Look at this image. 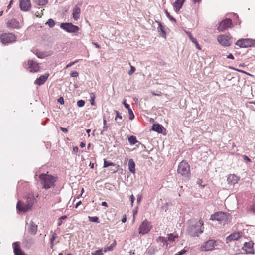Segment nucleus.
I'll return each instance as SVG.
<instances>
[{"instance_id": "9b49d317", "label": "nucleus", "mask_w": 255, "mask_h": 255, "mask_svg": "<svg viewBox=\"0 0 255 255\" xmlns=\"http://www.w3.org/2000/svg\"><path fill=\"white\" fill-rule=\"evenodd\" d=\"M232 26V22L231 19L227 18L222 20L220 23L217 28L219 31L223 32L229 27Z\"/></svg>"}, {"instance_id": "6e6d98bb", "label": "nucleus", "mask_w": 255, "mask_h": 255, "mask_svg": "<svg viewBox=\"0 0 255 255\" xmlns=\"http://www.w3.org/2000/svg\"><path fill=\"white\" fill-rule=\"evenodd\" d=\"M243 159L244 160H246L248 162H251V159L246 155H243Z\"/></svg>"}, {"instance_id": "79ce46f5", "label": "nucleus", "mask_w": 255, "mask_h": 255, "mask_svg": "<svg viewBox=\"0 0 255 255\" xmlns=\"http://www.w3.org/2000/svg\"><path fill=\"white\" fill-rule=\"evenodd\" d=\"M165 13L166 15V16L172 21L175 22H176V19L173 18L172 16H171L169 13L167 11V10H165Z\"/></svg>"}, {"instance_id": "f3484780", "label": "nucleus", "mask_w": 255, "mask_h": 255, "mask_svg": "<svg viewBox=\"0 0 255 255\" xmlns=\"http://www.w3.org/2000/svg\"><path fill=\"white\" fill-rule=\"evenodd\" d=\"M20 242H15L12 244V247L15 255H26L20 247Z\"/></svg>"}, {"instance_id": "09e8293b", "label": "nucleus", "mask_w": 255, "mask_h": 255, "mask_svg": "<svg viewBox=\"0 0 255 255\" xmlns=\"http://www.w3.org/2000/svg\"><path fill=\"white\" fill-rule=\"evenodd\" d=\"M78 73L77 71H73L70 73V76L72 77H77L78 76Z\"/></svg>"}, {"instance_id": "72a5a7b5", "label": "nucleus", "mask_w": 255, "mask_h": 255, "mask_svg": "<svg viewBox=\"0 0 255 255\" xmlns=\"http://www.w3.org/2000/svg\"><path fill=\"white\" fill-rule=\"evenodd\" d=\"M46 24L48 25L49 27L52 28L55 26V23L52 19H49L46 22Z\"/></svg>"}, {"instance_id": "8fccbe9b", "label": "nucleus", "mask_w": 255, "mask_h": 255, "mask_svg": "<svg viewBox=\"0 0 255 255\" xmlns=\"http://www.w3.org/2000/svg\"><path fill=\"white\" fill-rule=\"evenodd\" d=\"M135 71V68L133 66H131V69L128 72V74L129 75H132L134 72Z\"/></svg>"}, {"instance_id": "864d4df0", "label": "nucleus", "mask_w": 255, "mask_h": 255, "mask_svg": "<svg viewBox=\"0 0 255 255\" xmlns=\"http://www.w3.org/2000/svg\"><path fill=\"white\" fill-rule=\"evenodd\" d=\"M130 201H131V205L132 206L133 202H134V201L135 200V198H134V196L133 195H131L130 196Z\"/></svg>"}, {"instance_id": "6ab92c4d", "label": "nucleus", "mask_w": 255, "mask_h": 255, "mask_svg": "<svg viewBox=\"0 0 255 255\" xmlns=\"http://www.w3.org/2000/svg\"><path fill=\"white\" fill-rule=\"evenodd\" d=\"M37 225L33 221H30L27 227L28 232L31 235H35L37 232Z\"/></svg>"}, {"instance_id": "6e6552de", "label": "nucleus", "mask_w": 255, "mask_h": 255, "mask_svg": "<svg viewBox=\"0 0 255 255\" xmlns=\"http://www.w3.org/2000/svg\"><path fill=\"white\" fill-rule=\"evenodd\" d=\"M216 245L215 240L211 239L205 242L200 247V250L202 251H209L212 250Z\"/></svg>"}, {"instance_id": "58836bf2", "label": "nucleus", "mask_w": 255, "mask_h": 255, "mask_svg": "<svg viewBox=\"0 0 255 255\" xmlns=\"http://www.w3.org/2000/svg\"><path fill=\"white\" fill-rule=\"evenodd\" d=\"M178 236L173 235V234H168V240L170 241H175V238H177Z\"/></svg>"}, {"instance_id": "c9c22d12", "label": "nucleus", "mask_w": 255, "mask_h": 255, "mask_svg": "<svg viewBox=\"0 0 255 255\" xmlns=\"http://www.w3.org/2000/svg\"><path fill=\"white\" fill-rule=\"evenodd\" d=\"M107 128H108V126L107 125V121H106V120L104 119L103 120V129L101 131V134H103L105 131H107Z\"/></svg>"}, {"instance_id": "603ef678", "label": "nucleus", "mask_w": 255, "mask_h": 255, "mask_svg": "<svg viewBox=\"0 0 255 255\" xmlns=\"http://www.w3.org/2000/svg\"><path fill=\"white\" fill-rule=\"evenodd\" d=\"M78 62V60H75V61L74 62H70L69 64H68L67 65H66V68H69L71 66H72V65H73L74 64H75L76 63H77Z\"/></svg>"}, {"instance_id": "1a4fd4ad", "label": "nucleus", "mask_w": 255, "mask_h": 255, "mask_svg": "<svg viewBox=\"0 0 255 255\" xmlns=\"http://www.w3.org/2000/svg\"><path fill=\"white\" fill-rule=\"evenodd\" d=\"M60 27L69 33H75L78 32L79 28L77 26L74 25L71 23H63Z\"/></svg>"}, {"instance_id": "ddd939ff", "label": "nucleus", "mask_w": 255, "mask_h": 255, "mask_svg": "<svg viewBox=\"0 0 255 255\" xmlns=\"http://www.w3.org/2000/svg\"><path fill=\"white\" fill-rule=\"evenodd\" d=\"M82 5V2H78L73 9L72 17L75 20H77L80 18L81 13L80 7Z\"/></svg>"}, {"instance_id": "774afa93", "label": "nucleus", "mask_w": 255, "mask_h": 255, "mask_svg": "<svg viewBox=\"0 0 255 255\" xmlns=\"http://www.w3.org/2000/svg\"><path fill=\"white\" fill-rule=\"evenodd\" d=\"M73 151L75 152H77L78 151V148L77 146L73 147Z\"/></svg>"}, {"instance_id": "4be33fe9", "label": "nucleus", "mask_w": 255, "mask_h": 255, "mask_svg": "<svg viewBox=\"0 0 255 255\" xmlns=\"http://www.w3.org/2000/svg\"><path fill=\"white\" fill-rule=\"evenodd\" d=\"M239 178L235 174H230L227 178L228 183L231 185H234L239 180Z\"/></svg>"}, {"instance_id": "5fc2aeb1", "label": "nucleus", "mask_w": 255, "mask_h": 255, "mask_svg": "<svg viewBox=\"0 0 255 255\" xmlns=\"http://www.w3.org/2000/svg\"><path fill=\"white\" fill-rule=\"evenodd\" d=\"M123 104L124 105L125 108H126L127 109H128V110L129 109H130V106L128 104H127L126 103V100H125L124 101V102H123Z\"/></svg>"}, {"instance_id": "bf43d9fd", "label": "nucleus", "mask_w": 255, "mask_h": 255, "mask_svg": "<svg viewBox=\"0 0 255 255\" xmlns=\"http://www.w3.org/2000/svg\"><path fill=\"white\" fill-rule=\"evenodd\" d=\"M60 129L61 130V131H62L64 133H66V132H68L67 129L66 128H64V127H60Z\"/></svg>"}, {"instance_id": "c85d7f7f", "label": "nucleus", "mask_w": 255, "mask_h": 255, "mask_svg": "<svg viewBox=\"0 0 255 255\" xmlns=\"http://www.w3.org/2000/svg\"><path fill=\"white\" fill-rule=\"evenodd\" d=\"M115 112L116 114V117L115 118V120L117 122L119 125H121L122 123V117L119 114L118 111H115Z\"/></svg>"}, {"instance_id": "a211bd4d", "label": "nucleus", "mask_w": 255, "mask_h": 255, "mask_svg": "<svg viewBox=\"0 0 255 255\" xmlns=\"http://www.w3.org/2000/svg\"><path fill=\"white\" fill-rule=\"evenodd\" d=\"M28 65V68L29 69V71L31 72H36L39 70V64L32 60H29Z\"/></svg>"}, {"instance_id": "cd10ccee", "label": "nucleus", "mask_w": 255, "mask_h": 255, "mask_svg": "<svg viewBox=\"0 0 255 255\" xmlns=\"http://www.w3.org/2000/svg\"><path fill=\"white\" fill-rule=\"evenodd\" d=\"M157 251L156 248L154 246H149L146 250V253L147 255H153Z\"/></svg>"}, {"instance_id": "2f4dec72", "label": "nucleus", "mask_w": 255, "mask_h": 255, "mask_svg": "<svg viewBox=\"0 0 255 255\" xmlns=\"http://www.w3.org/2000/svg\"><path fill=\"white\" fill-rule=\"evenodd\" d=\"M48 0H34V2L39 5L44 6L48 3Z\"/></svg>"}, {"instance_id": "49530a36", "label": "nucleus", "mask_w": 255, "mask_h": 255, "mask_svg": "<svg viewBox=\"0 0 255 255\" xmlns=\"http://www.w3.org/2000/svg\"><path fill=\"white\" fill-rule=\"evenodd\" d=\"M90 103L92 105H95L94 100H95V96L93 94H91L90 95Z\"/></svg>"}, {"instance_id": "680f3d73", "label": "nucleus", "mask_w": 255, "mask_h": 255, "mask_svg": "<svg viewBox=\"0 0 255 255\" xmlns=\"http://www.w3.org/2000/svg\"><path fill=\"white\" fill-rule=\"evenodd\" d=\"M13 2V0H11L10 2H9V4L7 6L8 9H9L11 8V5H12Z\"/></svg>"}, {"instance_id": "7ed1b4c3", "label": "nucleus", "mask_w": 255, "mask_h": 255, "mask_svg": "<svg viewBox=\"0 0 255 255\" xmlns=\"http://www.w3.org/2000/svg\"><path fill=\"white\" fill-rule=\"evenodd\" d=\"M210 219L212 221L216 220L220 223L225 224L230 221L231 216L229 214L225 212H218L212 214Z\"/></svg>"}, {"instance_id": "37998d69", "label": "nucleus", "mask_w": 255, "mask_h": 255, "mask_svg": "<svg viewBox=\"0 0 255 255\" xmlns=\"http://www.w3.org/2000/svg\"><path fill=\"white\" fill-rule=\"evenodd\" d=\"M67 218V216L64 215L60 217L59 219V221L58 223V226H60L63 222V220H65Z\"/></svg>"}, {"instance_id": "ea45409f", "label": "nucleus", "mask_w": 255, "mask_h": 255, "mask_svg": "<svg viewBox=\"0 0 255 255\" xmlns=\"http://www.w3.org/2000/svg\"><path fill=\"white\" fill-rule=\"evenodd\" d=\"M128 114H129V119L130 120H133L134 118V114L131 108L128 110Z\"/></svg>"}, {"instance_id": "4468645a", "label": "nucleus", "mask_w": 255, "mask_h": 255, "mask_svg": "<svg viewBox=\"0 0 255 255\" xmlns=\"http://www.w3.org/2000/svg\"><path fill=\"white\" fill-rule=\"evenodd\" d=\"M217 40L219 43L224 46H229L231 45L230 38L226 35H221L218 36Z\"/></svg>"}, {"instance_id": "c03bdc74", "label": "nucleus", "mask_w": 255, "mask_h": 255, "mask_svg": "<svg viewBox=\"0 0 255 255\" xmlns=\"http://www.w3.org/2000/svg\"><path fill=\"white\" fill-rule=\"evenodd\" d=\"M85 104V101L83 100H80L77 102V105L79 107L84 106Z\"/></svg>"}, {"instance_id": "e2e57ef3", "label": "nucleus", "mask_w": 255, "mask_h": 255, "mask_svg": "<svg viewBox=\"0 0 255 255\" xmlns=\"http://www.w3.org/2000/svg\"><path fill=\"white\" fill-rule=\"evenodd\" d=\"M227 58L229 59H234V57L233 55L232 54H230L228 55H227Z\"/></svg>"}, {"instance_id": "473e14b6", "label": "nucleus", "mask_w": 255, "mask_h": 255, "mask_svg": "<svg viewBox=\"0 0 255 255\" xmlns=\"http://www.w3.org/2000/svg\"><path fill=\"white\" fill-rule=\"evenodd\" d=\"M116 244V242L115 241H114V242L110 246L105 247L104 249V252H106L107 251H112L113 248L115 246Z\"/></svg>"}, {"instance_id": "dca6fc26", "label": "nucleus", "mask_w": 255, "mask_h": 255, "mask_svg": "<svg viewBox=\"0 0 255 255\" xmlns=\"http://www.w3.org/2000/svg\"><path fill=\"white\" fill-rule=\"evenodd\" d=\"M20 8L22 11H27L31 8L30 0H20Z\"/></svg>"}, {"instance_id": "bb28decb", "label": "nucleus", "mask_w": 255, "mask_h": 255, "mask_svg": "<svg viewBox=\"0 0 255 255\" xmlns=\"http://www.w3.org/2000/svg\"><path fill=\"white\" fill-rule=\"evenodd\" d=\"M157 23L158 24V27L157 28L158 32H159L160 34H162L163 37L166 38V33L163 28V26L161 22H158Z\"/></svg>"}, {"instance_id": "f03ea898", "label": "nucleus", "mask_w": 255, "mask_h": 255, "mask_svg": "<svg viewBox=\"0 0 255 255\" xmlns=\"http://www.w3.org/2000/svg\"><path fill=\"white\" fill-rule=\"evenodd\" d=\"M35 201L36 199L33 195L30 194L27 197V203L24 204L19 201L17 203L16 208L20 212H26L31 208Z\"/></svg>"}, {"instance_id": "5701e85b", "label": "nucleus", "mask_w": 255, "mask_h": 255, "mask_svg": "<svg viewBox=\"0 0 255 255\" xmlns=\"http://www.w3.org/2000/svg\"><path fill=\"white\" fill-rule=\"evenodd\" d=\"M7 26L13 29H18L19 28V23L15 19H12L8 21Z\"/></svg>"}, {"instance_id": "338daca9", "label": "nucleus", "mask_w": 255, "mask_h": 255, "mask_svg": "<svg viewBox=\"0 0 255 255\" xmlns=\"http://www.w3.org/2000/svg\"><path fill=\"white\" fill-rule=\"evenodd\" d=\"M127 221L126 216L125 215V216L123 217V218L122 219V223H125Z\"/></svg>"}, {"instance_id": "4d7b16f0", "label": "nucleus", "mask_w": 255, "mask_h": 255, "mask_svg": "<svg viewBox=\"0 0 255 255\" xmlns=\"http://www.w3.org/2000/svg\"><path fill=\"white\" fill-rule=\"evenodd\" d=\"M58 102L60 103L61 104H63L64 102V99L63 97H61L58 99Z\"/></svg>"}, {"instance_id": "f8f14e48", "label": "nucleus", "mask_w": 255, "mask_h": 255, "mask_svg": "<svg viewBox=\"0 0 255 255\" xmlns=\"http://www.w3.org/2000/svg\"><path fill=\"white\" fill-rule=\"evenodd\" d=\"M34 244V239L29 236H24L22 240V245L25 249H29Z\"/></svg>"}, {"instance_id": "0eeeda50", "label": "nucleus", "mask_w": 255, "mask_h": 255, "mask_svg": "<svg viewBox=\"0 0 255 255\" xmlns=\"http://www.w3.org/2000/svg\"><path fill=\"white\" fill-rule=\"evenodd\" d=\"M152 227L151 223L149 222L147 220H145L139 226V233L143 235L148 233L151 230Z\"/></svg>"}, {"instance_id": "9d476101", "label": "nucleus", "mask_w": 255, "mask_h": 255, "mask_svg": "<svg viewBox=\"0 0 255 255\" xmlns=\"http://www.w3.org/2000/svg\"><path fill=\"white\" fill-rule=\"evenodd\" d=\"M16 36L11 33H4L1 35L0 40L3 44L13 42L16 40Z\"/></svg>"}, {"instance_id": "2eb2a0df", "label": "nucleus", "mask_w": 255, "mask_h": 255, "mask_svg": "<svg viewBox=\"0 0 255 255\" xmlns=\"http://www.w3.org/2000/svg\"><path fill=\"white\" fill-rule=\"evenodd\" d=\"M242 250L246 254H254L253 243L252 242H246L242 247Z\"/></svg>"}, {"instance_id": "aec40b11", "label": "nucleus", "mask_w": 255, "mask_h": 255, "mask_svg": "<svg viewBox=\"0 0 255 255\" xmlns=\"http://www.w3.org/2000/svg\"><path fill=\"white\" fill-rule=\"evenodd\" d=\"M240 237L241 234L240 232H234L226 237V243H228L232 241L237 240Z\"/></svg>"}, {"instance_id": "e433bc0d", "label": "nucleus", "mask_w": 255, "mask_h": 255, "mask_svg": "<svg viewBox=\"0 0 255 255\" xmlns=\"http://www.w3.org/2000/svg\"><path fill=\"white\" fill-rule=\"evenodd\" d=\"M36 55L39 58H43L47 56L44 52L40 51H37Z\"/></svg>"}, {"instance_id": "13d9d810", "label": "nucleus", "mask_w": 255, "mask_h": 255, "mask_svg": "<svg viewBox=\"0 0 255 255\" xmlns=\"http://www.w3.org/2000/svg\"><path fill=\"white\" fill-rule=\"evenodd\" d=\"M142 196L138 195L137 197V203L139 204L141 200Z\"/></svg>"}, {"instance_id": "423d86ee", "label": "nucleus", "mask_w": 255, "mask_h": 255, "mask_svg": "<svg viewBox=\"0 0 255 255\" xmlns=\"http://www.w3.org/2000/svg\"><path fill=\"white\" fill-rule=\"evenodd\" d=\"M236 45L241 48L255 46V39H241L238 40Z\"/></svg>"}, {"instance_id": "f704fd0d", "label": "nucleus", "mask_w": 255, "mask_h": 255, "mask_svg": "<svg viewBox=\"0 0 255 255\" xmlns=\"http://www.w3.org/2000/svg\"><path fill=\"white\" fill-rule=\"evenodd\" d=\"M88 218H89V221H90V222L99 223V218L97 216H93V217L89 216Z\"/></svg>"}, {"instance_id": "69168bd1", "label": "nucleus", "mask_w": 255, "mask_h": 255, "mask_svg": "<svg viewBox=\"0 0 255 255\" xmlns=\"http://www.w3.org/2000/svg\"><path fill=\"white\" fill-rule=\"evenodd\" d=\"M101 205L103 206H105V207H108V204L106 202H102V203H101Z\"/></svg>"}, {"instance_id": "412c9836", "label": "nucleus", "mask_w": 255, "mask_h": 255, "mask_svg": "<svg viewBox=\"0 0 255 255\" xmlns=\"http://www.w3.org/2000/svg\"><path fill=\"white\" fill-rule=\"evenodd\" d=\"M49 76V73H45L44 75L40 76L35 80V84L39 86L43 84L48 79Z\"/></svg>"}, {"instance_id": "b1692460", "label": "nucleus", "mask_w": 255, "mask_h": 255, "mask_svg": "<svg viewBox=\"0 0 255 255\" xmlns=\"http://www.w3.org/2000/svg\"><path fill=\"white\" fill-rule=\"evenodd\" d=\"M184 2L182 0H177L174 3V8L175 11L178 12L182 7Z\"/></svg>"}, {"instance_id": "a878e982", "label": "nucleus", "mask_w": 255, "mask_h": 255, "mask_svg": "<svg viewBox=\"0 0 255 255\" xmlns=\"http://www.w3.org/2000/svg\"><path fill=\"white\" fill-rule=\"evenodd\" d=\"M128 169L130 172L132 173H135V163L132 159H129L128 161Z\"/></svg>"}, {"instance_id": "4c0bfd02", "label": "nucleus", "mask_w": 255, "mask_h": 255, "mask_svg": "<svg viewBox=\"0 0 255 255\" xmlns=\"http://www.w3.org/2000/svg\"><path fill=\"white\" fill-rule=\"evenodd\" d=\"M115 165L114 163L111 162H109L105 159L104 160V167H108L110 166Z\"/></svg>"}, {"instance_id": "0e129e2a", "label": "nucleus", "mask_w": 255, "mask_h": 255, "mask_svg": "<svg viewBox=\"0 0 255 255\" xmlns=\"http://www.w3.org/2000/svg\"><path fill=\"white\" fill-rule=\"evenodd\" d=\"M251 210H252V211L253 212H255V201L254 204L252 206Z\"/></svg>"}, {"instance_id": "de8ad7c7", "label": "nucleus", "mask_w": 255, "mask_h": 255, "mask_svg": "<svg viewBox=\"0 0 255 255\" xmlns=\"http://www.w3.org/2000/svg\"><path fill=\"white\" fill-rule=\"evenodd\" d=\"M186 33L188 35L190 39L192 41V42H194L196 40L193 38V37L192 36L191 33L190 32H187Z\"/></svg>"}, {"instance_id": "f257e3e1", "label": "nucleus", "mask_w": 255, "mask_h": 255, "mask_svg": "<svg viewBox=\"0 0 255 255\" xmlns=\"http://www.w3.org/2000/svg\"><path fill=\"white\" fill-rule=\"evenodd\" d=\"M187 231L191 237L199 236L204 231L203 221L201 220H190Z\"/></svg>"}, {"instance_id": "a18cd8bd", "label": "nucleus", "mask_w": 255, "mask_h": 255, "mask_svg": "<svg viewBox=\"0 0 255 255\" xmlns=\"http://www.w3.org/2000/svg\"><path fill=\"white\" fill-rule=\"evenodd\" d=\"M57 237V234L55 233H54L52 234V236L51 238L50 239V243L52 245L54 242V241L55 240V238Z\"/></svg>"}, {"instance_id": "052dcab7", "label": "nucleus", "mask_w": 255, "mask_h": 255, "mask_svg": "<svg viewBox=\"0 0 255 255\" xmlns=\"http://www.w3.org/2000/svg\"><path fill=\"white\" fill-rule=\"evenodd\" d=\"M194 43L195 44L196 48H197V49H198L200 50V49H201V48H200V45H199V43H198V42L197 41V40H196V41H195Z\"/></svg>"}, {"instance_id": "39448f33", "label": "nucleus", "mask_w": 255, "mask_h": 255, "mask_svg": "<svg viewBox=\"0 0 255 255\" xmlns=\"http://www.w3.org/2000/svg\"><path fill=\"white\" fill-rule=\"evenodd\" d=\"M177 172L182 176L188 177L190 175V166L186 161H182L178 165Z\"/></svg>"}, {"instance_id": "20e7f679", "label": "nucleus", "mask_w": 255, "mask_h": 255, "mask_svg": "<svg viewBox=\"0 0 255 255\" xmlns=\"http://www.w3.org/2000/svg\"><path fill=\"white\" fill-rule=\"evenodd\" d=\"M43 188L48 189L54 185L55 180L50 175L42 174L39 177Z\"/></svg>"}, {"instance_id": "3c124183", "label": "nucleus", "mask_w": 255, "mask_h": 255, "mask_svg": "<svg viewBox=\"0 0 255 255\" xmlns=\"http://www.w3.org/2000/svg\"><path fill=\"white\" fill-rule=\"evenodd\" d=\"M186 252H187V250H186L182 249V250H181L179 252H178V253L176 254L175 255H183V254H184Z\"/></svg>"}, {"instance_id": "393cba45", "label": "nucleus", "mask_w": 255, "mask_h": 255, "mask_svg": "<svg viewBox=\"0 0 255 255\" xmlns=\"http://www.w3.org/2000/svg\"><path fill=\"white\" fill-rule=\"evenodd\" d=\"M163 126L158 124H154L152 125V129L153 130L158 133H162Z\"/></svg>"}, {"instance_id": "c756f323", "label": "nucleus", "mask_w": 255, "mask_h": 255, "mask_svg": "<svg viewBox=\"0 0 255 255\" xmlns=\"http://www.w3.org/2000/svg\"><path fill=\"white\" fill-rule=\"evenodd\" d=\"M156 241L158 242H161L163 243V246L165 245L166 247H167V245H168L167 240L166 239V238L163 237H161V236H159L156 239Z\"/></svg>"}, {"instance_id": "7c9ffc66", "label": "nucleus", "mask_w": 255, "mask_h": 255, "mask_svg": "<svg viewBox=\"0 0 255 255\" xmlns=\"http://www.w3.org/2000/svg\"><path fill=\"white\" fill-rule=\"evenodd\" d=\"M128 140L130 145H134L138 142L136 137L134 136H130L129 137Z\"/></svg>"}, {"instance_id": "a19ab883", "label": "nucleus", "mask_w": 255, "mask_h": 255, "mask_svg": "<svg viewBox=\"0 0 255 255\" xmlns=\"http://www.w3.org/2000/svg\"><path fill=\"white\" fill-rule=\"evenodd\" d=\"M102 251V249L98 250L92 252L91 254L92 255H103Z\"/></svg>"}]
</instances>
